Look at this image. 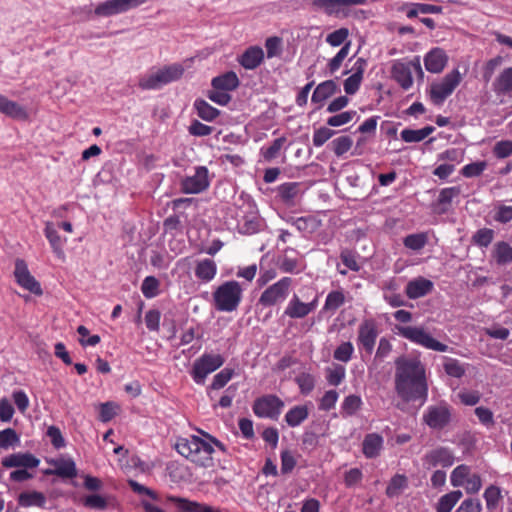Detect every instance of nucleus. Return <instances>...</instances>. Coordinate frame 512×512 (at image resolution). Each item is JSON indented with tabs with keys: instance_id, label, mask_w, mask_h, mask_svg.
Returning <instances> with one entry per match:
<instances>
[{
	"instance_id": "f257e3e1",
	"label": "nucleus",
	"mask_w": 512,
	"mask_h": 512,
	"mask_svg": "<svg viewBox=\"0 0 512 512\" xmlns=\"http://www.w3.org/2000/svg\"><path fill=\"white\" fill-rule=\"evenodd\" d=\"M395 390L405 401L421 400L428 395L425 367L417 358L400 357L395 362Z\"/></svg>"
},
{
	"instance_id": "f03ea898",
	"label": "nucleus",
	"mask_w": 512,
	"mask_h": 512,
	"mask_svg": "<svg viewBox=\"0 0 512 512\" xmlns=\"http://www.w3.org/2000/svg\"><path fill=\"white\" fill-rule=\"evenodd\" d=\"M201 436L191 435L189 437L178 438L175 444L177 452L201 467H211L213 465L214 447L225 451L223 443L212 437L208 433L200 431Z\"/></svg>"
},
{
	"instance_id": "7ed1b4c3",
	"label": "nucleus",
	"mask_w": 512,
	"mask_h": 512,
	"mask_svg": "<svg viewBox=\"0 0 512 512\" xmlns=\"http://www.w3.org/2000/svg\"><path fill=\"white\" fill-rule=\"evenodd\" d=\"M184 67L174 63L162 68H152L139 77L138 86L142 90H158L164 85L181 78Z\"/></svg>"
},
{
	"instance_id": "20e7f679",
	"label": "nucleus",
	"mask_w": 512,
	"mask_h": 512,
	"mask_svg": "<svg viewBox=\"0 0 512 512\" xmlns=\"http://www.w3.org/2000/svg\"><path fill=\"white\" fill-rule=\"evenodd\" d=\"M243 288L234 280L219 285L213 292V301L216 310L222 312L235 311L242 300Z\"/></svg>"
},
{
	"instance_id": "39448f33",
	"label": "nucleus",
	"mask_w": 512,
	"mask_h": 512,
	"mask_svg": "<svg viewBox=\"0 0 512 512\" xmlns=\"http://www.w3.org/2000/svg\"><path fill=\"white\" fill-rule=\"evenodd\" d=\"M397 332L403 338L410 342L422 346L426 349L446 352L448 346L432 337V335L422 326H397Z\"/></svg>"
},
{
	"instance_id": "423d86ee",
	"label": "nucleus",
	"mask_w": 512,
	"mask_h": 512,
	"mask_svg": "<svg viewBox=\"0 0 512 512\" xmlns=\"http://www.w3.org/2000/svg\"><path fill=\"white\" fill-rule=\"evenodd\" d=\"M462 81V75L458 69H453L439 81L433 82L429 88V97L433 104L442 105L454 92Z\"/></svg>"
},
{
	"instance_id": "0eeeda50",
	"label": "nucleus",
	"mask_w": 512,
	"mask_h": 512,
	"mask_svg": "<svg viewBox=\"0 0 512 512\" xmlns=\"http://www.w3.org/2000/svg\"><path fill=\"white\" fill-rule=\"evenodd\" d=\"M224 362V357L218 353H204L193 363L192 379L197 384H204L207 376L220 368Z\"/></svg>"
},
{
	"instance_id": "6e6552de",
	"label": "nucleus",
	"mask_w": 512,
	"mask_h": 512,
	"mask_svg": "<svg viewBox=\"0 0 512 512\" xmlns=\"http://www.w3.org/2000/svg\"><path fill=\"white\" fill-rule=\"evenodd\" d=\"M293 280L283 277L268 286L260 295L258 303L264 307H271L283 303L289 296Z\"/></svg>"
},
{
	"instance_id": "1a4fd4ad",
	"label": "nucleus",
	"mask_w": 512,
	"mask_h": 512,
	"mask_svg": "<svg viewBox=\"0 0 512 512\" xmlns=\"http://www.w3.org/2000/svg\"><path fill=\"white\" fill-rule=\"evenodd\" d=\"M380 334L379 325L373 318L364 319L358 326L356 343L360 351L370 355Z\"/></svg>"
},
{
	"instance_id": "9d476101",
	"label": "nucleus",
	"mask_w": 512,
	"mask_h": 512,
	"mask_svg": "<svg viewBox=\"0 0 512 512\" xmlns=\"http://www.w3.org/2000/svg\"><path fill=\"white\" fill-rule=\"evenodd\" d=\"M209 170L205 166L194 168L192 175H186L180 182L181 191L185 194H199L210 186Z\"/></svg>"
},
{
	"instance_id": "9b49d317",
	"label": "nucleus",
	"mask_w": 512,
	"mask_h": 512,
	"mask_svg": "<svg viewBox=\"0 0 512 512\" xmlns=\"http://www.w3.org/2000/svg\"><path fill=\"white\" fill-rule=\"evenodd\" d=\"M284 407V402L275 395H265L255 400L253 411L261 418L277 419Z\"/></svg>"
},
{
	"instance_id": "f8f14e48",
	"label": "nucleus",
	"mask_w": 512,
	"mask_h": 512,
	"mask_svg": "<svg viewBox=\"0 0 512 512\" xmlns=\"http://www.w3.org/2000/svg\"><path fill=\"white\" fill-rule=\"evenodd\" d=\"M412 67L422 74L418 57L409 63L397 61L392 66V76L404 90H408L413 85Z\"/></svg>"
},
{
	"instance_id": "ddd939ff",
	"label": "nucleus",
	"mask_w": 512,
	"mask_h": 512,
	"mask_svg": "<svg viewBox=\"0 0 512 512\" xmlns=\"http://www.w3.org/2000/svg\"><path fill=\"white\" fill-rule=\"evenodd\" d=\"M14 277L17 284L23 289L35 295L43 293L40 283L30 273L27 263L23 259L15 261Z\"/></svg>"
},
{
	"instance_id": "4468645a",
	"label": "nucleus",
	"mask_w": 512,
	"mask_h": 512,
	"mask_svg": "<svg viewBox=\"0 0 512 512\" xmlns=\"http://www.w3.org/2000/svg\"><path fill=\"white\" fill-rule=\"evenodd\" d=\"M146 0H106L98 4L95 8V14L98 16L108 17L120 13H124L131 8L144 4Z\"/></svg>"
},
{
	"instance_id": "2eb2a0df",
	"label": "nucleus",
	"mask_w": 512,
	"mask_h": 512,
	"mask_svg": "<svg viewBox=\"0 0 512 512\" xmlns=\"http://www.w3.org/2000/svg\"><path fill=\"white\" fill-rule=\"evenodd\" d=\"M454 463V455L450 449L445 447H436L428 452L422 458L423 467L432 469L438 466L443 468L450 467Z\"/></svg>"
},
{
	"instance_id": "dca6fc26",
	"label": "nucleus",
	"mask_w": 512,
	"mask_h": 512,
	"mask_svg": "<svg viewBox=\"0 0 512 512\" xmlns=\"http://www.w3.org/2000/svg\"><path fill=\"white\" fill-rule=\"evenodd\" d=\"M317 304V296L312 301L305 303L299 298L298 295L294 294L289 300L284 313L290 318H304L316 309Z\"/></svg>"
},
{
	"instance_id": "f3484780",
	"label": "nucleus",
	"mask_w": 512,
	"mask_h": 512,
	"mask_svg": "<svg viewBox=\"0 0 512 512\" xmlns=\"http://www.w3.org/2000/svg\"><path fill=\"white\" fill-rule=\"evenodd\" d=\"M423 419L430 428L441 429L449 422L450 411L445 405L432 406L427 409Z\"/></svg>"
},
{
	"instance_id": "a211bd4d",
	"label": "nucleus",
	"mask_w": 512,
	"mask_h": 512,
	"mask_svg": "<svg viewBox=\"0 0 512 512\" xmlns=\"http://www.w3.org/2000/svg\"><path fill=\"white\" fill-rule=\"evenodd\" d=\"M40 461L30 453H14L2 459L4 468H36Z\"/></svg>"
},
{
	"instance_id": "6ab92c4d",
	"label": "nucleus",
	"mask_w": 512,
	"mask_h": 512,
	"mask_svg": "<svg viewBox=\"0 0 512 512\" xmlns=\"http://www.w3.org/2000/svg\"><path fill=\"white\" fill-rule=\"evenodd\" d=\"M448 63L446 52L439 48L431 49L424 57V66L430 73L438 74L444 70Z\"/></svg>"
},
{
	"instance_id": "aec40b11",
	"label": "nucleus",
	"mask_w": 512,
	"mask_h": 512,
	"mask_svg": "<svg viewBox=\"0 0 512 512\" xmlns=\"http://www.w3.org/2000/svg\"><path fill=\"white\" fill-rule=\"evenodd\" d=\"M265 54L262 47L258 45L249 46L239 57V64L247 69L254 70L264 61Z\"/></svg>"
},
{
	"instance_id": "412c9836",
	"label": "nucleus",
	"mask_w": 512,
	"mask_h": 512,
	"mask_svg": "<svg viewBox=\"0 0 512 512\" xmlns=\"http://www.w3.org/2000/svg\"><path fill=\"white\" fill-rule=\"evenodd\" d=\"M48 463L53 469L48 470L46 472L47 474L57 475L63 478H73L77 475L75 462L71 458L59 457L48 460Z\"/></svg>"
},
{
	"instance_id": "4be33fe9",
	"label": "nucleus",
	"mask_w": 512,
	"mask_h": 512,
	"mask_svg": "<svg viewBox=\"0 0 512 512\" xmlns=\"http://www.w3.org/2000/svg\"><path fill=\"white\" fill-rule=\"evenodd\" d=\"M44 235L56 257L63 260L65 258L64 246L67 239L60 236L52 222L45 223Z\"/></svg>"
},
{
	"instance_id": "5701e85b",
	"label": "nucleus",
	"mask_w": 512,
	"mask_h": 512,
	"mask_svg": "<svg viewBox=\"0 0 512 512\" xmlns=\"http://www.w3.org/2000/svg\"><path fill=\"white\" fill-rule=\"evenodd\" d=\"M327 16L344 19L350 16L352 5H363L366 0H330Z\"/></svg>"
},
{
	"instance_id": "b1692460",
	"label": "nucleus",
	"mask_w": 512,
	"mask_h": 512,
	"mask_svg": "<svg viewBox=\"0 0 512 512\" xmlns=\"http://www.w3.org/2000/svg\"><path fill=\"white\" fill-rule=\"evenodd\" d=\"M0 113L16 120L25 121L29 118V114L25 107L8 99L2 94H0Z\"/></svg>"
},
{
	"instance_id": "393cba45",
	"label": "nucleus",
	"mask_w": 512,
	"mask_h": 512,
	"mask_svg": "<svg viewBox=\"0 0 512 512\" xmlns=\"http://www.w3.org/2000/svg\"><path fill=\"white\" fill-rule=\"evenodd\" d=\"M433 287L434 284L432 281L424 277H417L408 282L405 292L408 298L418 299L429 294L433 290Z\"/></svg>"
},
{
	"instance_id": "a878e982",
	"label": "nucleus",
	"mask_w": 512,
	"mask_h": 512,
	"mask_svg": "<svg viewBox=\"0 0 512 512\" xmlns=\"http://www.w3.org/2000/svg\"><path fill=\"white\" fill-rule=\"evenodd\" d=\"M366 67V60L358 58L353 66V74L344 81V91L349 94H355L363 80V74Z\"/></svg>"
},
{
	"instance_id": "bb28decb",
	"label": "nucleus",
	"mask_w": 512,
	"mask_h": 512,
	"mask_svg": "<svg viewBox=\"0 0 512 512\" xmlns=\"http://www.w3.org/2000/svg\"><path fill=\"white\" fill-rule=\"evenodd\" d=\"M194 273L202 283L211 282L217 274V264L214 260L205 258L196 262Z\"/></svg>"
},
{
	"instance_id": "cd10ccee",
	"label": "nucleus",
	"mask_w": 512,
	"mask_h": 512,
	"mask_svg": "<svg viewBox=\"0 0 512 512\" xmlns=\"http://www.w3.org/2000/svg\"><path fill=\"white\" fill-rule=\"evenodd\" d=\"M383 437L377 433L367 434L362 443V451L366 458H375L383 448Z\"/></svg>"
},
{
	"instance_id": "c85d7f7f",
	"label": "nucleus",
	"mask_w": 512,
	"mask_h": 512,
	"mask_svg": "<svg viewBox=\"0 0 512 512\" xmlns=\"http://www.w3.org/2000/svg\"><path fill=\"white\" fill-rule=\"evenodd\" d=\"M337 89V85L333 80H326L320 83L314 90L311 101L322 105L323 102L331 97Z\"/></svg>"
},
{
	"instance_id": "c756f323",
	"label": "nucleus",
	"mask_w": 512,
	"mask_h": 512,
	"mask_svg": "<svg viewBox=\"0 0 512 512\" xmlns=\"http://www.w3.org/2000/svg\"><path fill=\"white\" fill-rule=\"evenodd\" d=\"M46 503V497L43 493L38 491H26L20 493L18 496V504L21 507H44Z\"/></svg>"
},
{
	"instance_id": "7c9ffc66",
	"label": "nucleus",
	"mask_w": 512,
	"mask_h": 512,
	"mask_svg": "<svg viewBox=\"0 0 512 512\" xmlns=\"http://www.w3.org/2000/svg\"><path fill=\"white\" fill-rule=\"evenodd\" d=\"M239 85V79L234 72H227L223 75L213 78L212 87L224 90L226 92L236 89Z\"/></svg>"
},
{
	"instance_id": "2f4dec72",
	"label": "nucleus",
	"mask_w": 512,
	"mask_h": 512,
	"mask_svg": "<svg viewBox=\"0 0 512 512\" xmlns=\"http://www.w3.org/2000/svg\"><path fill=\"white\" fill-rule=\"evenodd\" d=\"M309 416V410L305 405L292 407L285 415V421L290 427H297Z\"/></svg>"
},
{
	"instance_id": "473e14b6",
	"label": "nucleus",
	"mask_w": 512,
	"mask_h": 512,
	"mask_svg": "<svg viewBox=\"0 0 512 512\" xmlns=\"http://www.w3.org/2000/svg\"><path fill=\"white\" fill-rule=\"evenodd\" d=\"M300 192V184L296 182H288L281 184L278 189L277 193L280 198V200L285 204H293L296 197L298 196Z\"/></svg>"
},
{
	"instance_id": "72a5a7b5",
	"label": "nucleus",
	"mask_w": 512,
	"mask_h": 512,
	"mask_svg": "<svg viewBox=\"0 0 512 512\" xmlns=\"http://www.w3.org/2000/svg\"><path fill=\"white\" fill-rule=\"evenodd\" d=\"M493 258L499 265H505L512 262V246L507 242L501 241L494 245L492 252Z\"/></svg>"
},
{
	"instance_id": "f704fd0d",
	"label": "nucleus",
	"mask_w": 512,
	"mask_h": 512,
	"mask_svg": "<svg viewBox=\"0 0 512 512\" xmlns=\"http://www.w3.org/2000/svg\"><path fill=\"white\" fill-rule=\"evenodd\" d=\"M435 128L426 126L421 129H404L401 131V139L407 143L420 142L427 138Z\"/></svg>"
},
{
	"instance_id": "c9c22d12",
	"label": "nucleus",
	"mask_w": 512,
	"mask_h": 512,
	"mask_svg": "<svg viewBox=\"0 0 512 512\" xmlns=\"http://www.w3.org/2000/svg\"><path fill=\"white\" fill-rule=\"evenodd\" d=\"M498 94H512V67L504 69L494 83Z\"/></svg>"
},
{
	"instance_id": "e433bc0d",
	"label": "nucleus",
	"mask_w": 512,
	"mask_h": 512,
	"mask_svg": "<svg viewBox=\"0 0 512 512\" xmlns=\"http://www.w3.org/2000/svg\"><path fill=\"white\" fill-rule=\"evenodd\" d=\"M462 498L460 490L451 491L438 500L436 510L437 512H451L456 503Z\"/></svg>"
},
{
	"instance_id": "4c0bfd02",
	"label": "nucleus",
	"mask_w": 512,
	"mask_h": 512,
	"mask_svg": "<svg viewBox=\"0 0 512 512\" xmlns=\"http://www.w3.org/2000/svg\"><path fill=\"white\" fill-rule=\"evenodd\" d=\"M194 108L197 111V115L204 121L211 122L219 115V110L211 106L208 102L202 99H197L194 102Z\"/></svg>"
},
{
	"instance_id": "58836bf2",
	"label": "nucleus",
	"mask_w": 512,
	"mask_h": 512,
	"mask_svg": "<svg viewBox=\"0 0 512 512\" xmlns=\"http://www.w3.org/2000/svg\"><path fill=\"white\" fill-rule=\"evenodd\" d=\"M363 402L358 395H348L341 404V415L349 417L354 415L362 406Z\"/></svg>"
},
{
	"instance_id": "ea45409f",
	"label": "nucleus",
	"mask_w": 512,
	"mask_h": 512,
	"mask_svg": "<svg viewBox=\"0 0 512 512\" xmlns=\"http://www.w3.org/2000/svg\"><path fill=\"white\" fill-rule=\"evenodd\" d=\"M407 484L408 480L405 475L396 474L392 477L386 488L387 496L394 497L399 495L407 487Z\"/></svg>"
},
{
	"instance_id": "a19ab883",
	"label": "nucleus",
	"mask_w": 512,
	"mask_h": 512,
	"mask_svg": "<svg viewBox=\"0 0 512 512\" xmlns=\"http://www.w3.org/2000/svg\"><path fill=\"white\" fill-rule=\"evenodd\" d=\"M351 48V42H346L338 53L329 60L327 68L331 74L335 73L342 65L343 61L347 58Z\"/></svg>"
},
{
	"instance_id": "79ce46f5",
	"label": "nucleus",
	"mask_w": 512,
	"mask_h": 512,
	"mask_svg": "<svg viewBox=\"0 0 512 512\" xmlns=\"http://www.w3.org/2000/svg\"><path fill=\"white\" fill-rule=\"evenodd\" d=\"M286 143L285 137L275 139L270 146L261 148V155L266 161L276 158Z\"/></svg>"
},
{
	"instance_id": "37998d69",
	"label": "nucleus",
	"mask_w": 512,
	"mask_h": 512,
	"mask_svg": "<svg viewBox=\"0 0 512 512\" xmlns=\"http://www.w3.org/2000/svg\"><path fill=\"white\" fill-rule=\"evenodd\" d=\"M160 282L154 276H147L142 282L141 291L148 298H154L159 294Z\"/></svg>"
},
{
	"instance_id": "c03bdc74",
	"label": "nucleus",
	"mask_w": 512,
	"mask_h": 512,
	"mask_svg": "<svg viewBox=\"0 0 512 512\" xmlns=\"http://www.w3.org/2000/svg\"><path fill=\"white\" fill-rule=\"evenodd\" d=\"M470 467L467 465L457 466L451 473L450 481L453 487H461L466 479L471 475Z\"/></svg>"
},
{
	"instance_id": "a18cd8bd",
	"label": "nucleus",
	"mask_w": 512,
	"mask_h": 512,
	"mask_svg": "<svg viewBox=\"0 0 512 512\" xmlns=\"http://www.w3.org/2000/svg\"><path fill=\"white\" fill-rule=\"evenodd\" d=\"M20 437L12 428H6L0 431V448L8 449L10 447L19 445Z\"/></svg>"
},
{
	"instance_id": "49530a36",
	"label": "nucleus",
	"mask_w": 512,
	"mask_h": 512,
	"mask_svg": "<svg viewBox=\"0 0 512 512\" xmlns=\"http://www.w3.org/2000/svg\"><path fill=\"white\" fill-rule=\"evenodd\" d=\"M355 117H358L355 110L344 111L329 117L327 124L331 127H340L351 122Z\"/></svg>"
},
{
	"instance_id": "de8ad7c7",
	"label": "nucleus",
	"mask_w": 512,
	"mask_h": 512,
	"mask_svg": "<svg viewBox=\"0 0 512 512\" xmlns=\"http://www.w3.org/2000/svg\"><path fill=\"white\" fill-rule=\"evenodd\" d=\"M277 265L284 273H299L301 271L298 259L290 257L287 253L278 259Z\"/></svg>"
},
{
	"instance_id": "09e8293b",
	"label": "nucleus",
	"mask_w": 512,
	"mask_h": 512,
	"mask_svg": "<svg viewBox=\"0 0 512 512\" xmlns=\"http://www.w3.org/2000/svg\"><path fill=\"white\" fill-rule=\"evenodd\" d=\"M345 302L344 293L340 290L331 291L325 300L324 310L335 311Z\"/></svg>"
},
{
	"instance_id": "8fccbe9b",
	"label": "nucleus",
	"mask_w": 512,
	"mask_h": 512,
	"mask_svg": "<svg viewBox=\"0 0 512 512\" xmlns=\"http://www.w3.org/2000/svg\"><path fill=\"white\" fill-rule=\"evenodd\" d=\"M234 376V370L231 368H224L218 372L212 380L210 389L219 390L223 388Z\"/></svg>"
},
{
	"instance_id": "3c124183",
	"label": "nucleus",
	"mask_w": 512,
	"mask_h": 512,
	"mask_svg": "<svg viewBox=\"0 0 512 512\" xmlns=\"http://www.w3.org/2000/svg\"><path fill=\"white\" fill-rule=\"evenodd\" d=\"M265 48L267 51V58L271 59L281 55L283 50V41L278 36L268 37L265 40Z\"/></svg>"
},
{
	"instance_id": "603ef678",
	"label": "nucleus",
	"mask_w": 512,
	"mask_h": 512,
	"mask_svg": "<svg viewBox=\"0 0 512 512\" xmlns=\"http://www.w3.org/2000/svg\"><path fill=\"white\" fill-rule=\"evenodd\" d=\"M353 145V140L349 136H340L331 142L332 150L336 156L340 157L347 153Z\"/></svg>"
},
{
	"instance_id": "864d4df0",
	"label": "nucleus",
	"mask_w": 512,
	"mask_h": 512,
	"mask_svg": "<svg viewBox=\"0 0 512 512\" xmlns=\"http://www.w3.org/2000/svg\"><path fill=\"white\" fill-rule=\"evenodd\" d=\"M406 248L414 251L422 249L427 243V236L424 233L410 234L403 241Z\"/></svg>"
},
{
	"instance_id": "5fc2aeb1",
	"label": "nucleus",
	"mask_w": 512,
	"mask_h": 512,
	"mask_svg": "<svg viewBox=\"0 0 512 512\" xmlns=\"http://www.w3.org/2000/svg\"><path fill=\"white\" fill-rule=\"evenodd\" d=\"M484 499L486 501V507L488 510H494L499 504L501 499V491L496 486H489L484 492Z\"/></svg>"
},
{
	"instance_id": "6e6d98bb",
	"label": "nucleus",
	"mask_w": 512,
	"mask_h": 512,
	"mask_svg": "<svg viewBox=\"0 0 512 512\" xmlns=\"http://www.w3.org/2000/svg\"><path fill=\"white\" fill-rule=\"evenodd\" d=\"M349 30L347 28H339L326 36V42L332 46L337 47L340 45H344L349 37Z\"/></svg>"
},
{
	"instance_id": "4d7b16f0",
	"label": "nucleus",
	"mask_w": 512,
	"mask_h": 512,
	"mask_svg": "<svg viewBox=\"0 0 512 512\" xmlns=\"http://www.w3.org/2000/svg\"><path fill=\"white\" fill-rule=\"evenodd\" d=\"M346 370L341 365H334L326 370V379L330 385L338 386L345 378Z\"/></svg>"
},
{
	"instance_id": "13d9d810",
	"label": "nucleus",
	"mask_w": 512,
	"mask_h": 512,
	"mask_svg": "<svg viewBox=\"0 0 512 512\" xmlns=\"http://www.w3.org/2000/svg\"><path fill=\"white\" fill-rule=\"evenodd\" d=\"M354 353V347L351 342H343L334 351V358L341 362H349Z\"/></svg>"
},
{
	"instance_id": "bf43d9fd",
	"label": "nucleus",
	"mask_w": 512,
	"mask_h": 512,
	"mask_svg": "<svg viewBox=\"0 0 512 512\" xmlns=\"http://www.w3.org/2000/svg\"><path fill=\"white\" fill-rule=\"evenodd\" d=\"M335 134V131L328 127H320L313 133V145L315 147L323 146Z\"/></svg>"
},
{
	"instance_id": "052dcab7",
	"label": "nucleus",
	"mask_w": 512,
	"mask_h": 512,
	"mask_svg": "<svg viewBox=\"0 0 512 512\" xmlns=\"http://www.w3.org/2000/svg\"><path fill=\"white\" fill-rule=\"evenodd\" d=\"M445 372L452 377L460 378L464 375L465 369L460 362L453 358H446L444 362Z\"/></svg>"
},
{
	"instance_id": "680f3d73",
	"label": "nucleus",
	"mask_w": 512,
	"mask_h": 512,
	"mask_svg": "<svg viewBox=\"0 0 512 512\" xmlns=\"http://www.w3.org/2000/svg\"><path fill=\"white\" fill-rule=\"evenodd\" d=\"M486 168L487 163L485 161L473 162L465 165L461 170V174L467 178L476 177L481 175Z\"/></svg>"
},
{
	"instance_id": "e2e57ef3",
	"label": "nucleus",
	"mask_w": 512,
	"mask_h": 512,
	"mask_svg": "<svg viewBox=\"0 0 512 512\" xmlns=\"http://www.w3.org/2000/svg\"><path fill=\"white\" fill-rule=\"evenodd\" d=\"M296 383L299 386L300 392L304 395L309 394L315 386L314 377L310 374L302 373L296 377Z\"/></svg>"
},
{
	"instance_id": "0e129e2a",
	"label": "nucleus",
	"mask_w": 512,
	"mask_h": 512,
	"mask_svg": "<svg viewBox=\"0 0 512 512\" xmlns=\"http://www.w3.org/2000/svg\"><path fill=\"white\" fill-rule=\"evenodd\" d=\"M241 231L245 234H254L261 228V220L257 215L245 218L240 226Z\"/></svg>"
},
{
	"instance_id": "69168bd1",
	"label": "nucleus",
	"mask_w": 512,
	"mask_h": 512,
	"mask_svg": "<svg viewBox=\"0 0 512 512\" xmlns=\"http://www.w3.org/2000/svg\"><path fill=\"white\" fill-rule=\"evenodd\" d=\"M338 393L335 390L326 391L320 399L319 409L323 411H329L335 407L338 400Z\"/></svg>"
},
{
	"instance_id": "338daca9",
	"label": "nucleus",
	"mask_w": 512,
	"mask_h": 512,
	"mask_svg": "<svg viewBox=\"0 0 512 512\" xmlns=\"http://www.w3.org/2000/svg\"><path fill=\"white\" fill-rule=\"evenodd\" d=\"M493 153L497 158H506L512 155V141H499L493 148Z\"/></svg>"
},
{
	"instance_id": "774afa93",
	"label": "nucleus",
	"mask_w": 512,
	"mask_h": 512,
	"mask_svg": "<svg viewBox=\"0 0 512 512\" xmlns=\"http://www.w3.org/2000/svg\"><path fill=\"white\" fill-rule=\"evenodd\" d=\"M482 506L478 499H466L457 508L456 512H481Z\"/></svg>"
}]
</instances>
